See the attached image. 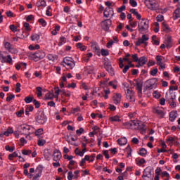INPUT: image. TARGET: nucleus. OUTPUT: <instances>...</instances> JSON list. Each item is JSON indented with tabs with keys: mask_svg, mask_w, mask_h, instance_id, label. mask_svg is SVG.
<instances>
[{
	"mask_svg": "<svg viewBox=\"0 0 180 180\" xmlns=\"http://www.w3.org/2000/svg\"><path fill=\"white\" fill-rule=\"evenodd\" d=\"M150 27V21L146 18H143L138 24V30L141 34H146L148 32Z\"/></svg>",
	"mask_w": 180,
	"mask_h": 180,
	"instance_id": "nucleus-1",
	"label": "nucleus"
},
{
	"mask_svg": "<svg viewBox=\"0 0 180 180\" xmlns=\"http://www.w3.org/2000/svg\"><path fill=\"white\" fill-rule=\"evenodd\" d=\"M125 89L126 94V98L129 102H136V94L131 89H129V85L126 84L125 83L123 84Z\"/></svg>",
	"mask_w": 180,
	"mask_h": 180,
	"instance_id": "nucleus-2",
	"label": "nucleus"
},
{
	"mask_svg": "<svg viewBox=\"0 0 180 180\" xmlns=\"http://www.w3.org/2000/svg\"><path fill=\"white\" fill-rule=\"evenodd\" d=\"M55 93L54 94L51 91H49L45 94L44 99L45 101H53L54 98L56 101H58V96L60 95V89L58 87H55Z\"/></svg>",
	"mask_w": 180,
	"mask_h": 180,
	"instance_id": "nucleus-3",
	"label": "nucleus"
},
{
	"mask_svg": "<svg viewBox=\"0 0 180 180\" xmlns=\"http://www.w3.org/2000/svg\"><path fill=\"white\" fill-rule=\"evenodd\" d=\"M62 65L65 67L67 70H72L75 67V60L71 57H65L63 58V62H62Z\"/></svg>",
	"mask_w": 180,
	"mask_h": 180,
	"instance_id": "nucleus-4",
	"label": "nucleus"
},
{
	"mask_svg": "<svg viewBox=\"0 0 180 180\" xmlns=\"http://www.w3.org/2000/svg\"><path fill=\"white\" fill-rule=\"evenodd\" d=\"M0 61L2 63L13 64L12 56L6 51H0Z\"/></svg>",
	"mask_w": 180,
	"mask_h": 180,
	"instance_id": "nucleus-5",
	"label": "nucleus"
},
{
	"mask_svg": "<svg viewBox=\"0 0 180 180\" xmlns=\"http://www.w3.org/2000/svg\"><path fill=\"white\" fill-rule=\"evenodd\" d=\"M148 35L143 34L142 37L139 39L138 41L135 43V45L139 46L141 44H145V46H147V41L149 40Z\"/></svg>",
	"mask_w": 180,
	"mask_h": 180,
	"instance_id": "nucleus-6",
	"label": "nucleus"
},
{
	"mask_svg": "<svg viewBox=\"0 0 180 180\" xmlns=\"http://www.w3.org/2000/svg\"><path fill=\"white\" fill-rule=\"evenodd\" d=\"M110 26H112V20H110V19H107L101 22V27L105 32L109 30Z\"/></svg>",
	"mask_w": 180,
	"mask_h": 180,
	"instance_id": "nucleus-7",
	"label": "nucleus"
},
{
	"mask_svg": "<svg viewBox=\"0 0 180 180\" xmlns=\"http://www.w3.org/2000/svg\"><path fill=\"white\" fill-rule=\"evenodd\" d=\"M23 27L25 31L22 32V38L27 37V36H29V33H27V32H30V30H32V27H30V25L27 22H24Z\"/></svg>",
	"mask_w": 180,
	"mask_h": 180,
	"instance_id": "nucleus-8",
	"label": "nucleus"
},
{
	"mask_svg": "<svg viewBox=\"0 0 180 180\" xmlns=\"http://www.w3.org/2000/svg\"><path fill=\"white\" fill-rule=\"evenodd\" d=\"M112 101L115 105H120V102H122V94L120 93L114 94Z\"/></svg>",
	"mask_w": 180,
	"mask_h": 180,
	"instance_id": "nucleus-9",
	"label": "nucleus"
},
{
	"mask_svg": "<svg viewBox=\"0 0 180 180\" xmlns=\"http://www.w3.org/2000/svg\"><path fill=\"white\" fill-rule=\"evenodd\" d=\"M105 18H112L114 15V11L112 8H105L103 13Z\"/></svg>",
	"mask_w": 180,
	"mask_h": 180,
	"instance_id": "nucleus-10",
	"label": "nucleus"
},
{
	"mask_svg": "<svg viewBox=\"0 0 180 180\" xmlns=\"http://www.w3.org/2000/svg\"><path fill=\"white\" fill-rule=\"evenodd\" d=\"M61 157H63V155H61V152H60V150L56 149L53 151V161H56V162L60 161V160H61Z\"/></svg>",
	"mask_w": 180,
	"mask_h": 180,
	"instance_id": "nucleus-11",
	"label": "nucleus"
},
{
	"mask_svg": "<svg viewBox=\"0 0 180 180\" xmlns=\"http://www.w3.org/2000/svg\"><path fill=\"white\" fill-rule=\"evenodd\" d=\"M37 122L39 123V124H44V123L47 122V118L46 117V115H44V113L41 112L38 115Z\"/></svg>",
	"mask_w": 180,
	"mask_h": 180,
	"instance_id": "nucleus-12",
	"label": "nucleus"
},
{
	"mask_svg": "<svg viewBox=\"0 0 180 180\" xmlns=\"http://www.w3.org/2000/svg\"><path fill=\"white\" fill-rule=\"evenodd\" d=\"M21 131L24 134H30V132L29 131L30 129H32V127H30L28 124H23L20 126Z\"/></svg>",
	"mask_w": 180,
	"mask_h": 180,
	"instance_id": "nucleus-13",
	"label": "nucleus"
},
{
	"mask_svg": "<svg viewBox=\"0 0 180 180\" xmlns=\"http://www.w3.org/2000/svg\"><path fill=\"white\" fill-rule=\"evenodd\" d=\"M27 56L30 60H32L33 61H40L36 52H28Z\"/></svg>",
	"mask_w": 180,
	"mask_h": 180,
	"instance_id": "nucleus-14",
	"label": "nucleus"
},
{
	"mask_svg": "<svg viewBox=\"0 0 180 180\" xmlns=\"http://www.w3.org/2000/svg\"><path fill=\"white\" fill-rule=\"evenodd\" d=\"M165 98L169 103L171 101H175L176 99V95H175L174 93H166Z\"/></svg>",
	"mask_w": 180,
	"mask_h": 180,
	"instance_id": "nucleus-15",
	"label": "nucleus"
},
{
	"mask_svg": "<svg viewBox=\"0 0 180 180\" xmlns=\"http://www.w3.org/2000/svg\"><path fill=\"white\" fill-rule=\"evenodd\" d=\"M147 58L146 56H142L139 58V60H138L139 64L136 65V67L138 68H140V67H143V65H144L146 64V63H147Z\"/></svg>",
	"mask_w": 180,
	"mask_h": 180,
	"instance_id": "nucleus-16",
	"label": "nucleus"
},
{
	"mask_svg": "<svg viewBox=\"0 0 180 180\" xmlns=\"http://www.w3.org/2000/svg\"><path fill=\"white\" fill-rule=\"evenodd\" d=\"M35 53L37 54V57L39 60H43V58L46 57V52H44L43 50L37 51L35 52Z\"/></svg>",
	"mask_w": 180,
	"mask_h": 180,
	"instance_id": "nucleus-17",
	"label": "nucleus"
},
{
	"mask_svg": "<svg viewBox=\"0 0 180 180\" xmlns=\"http://www.w3.org/2000/svg\"><path fill=\"white\" fill-rule=\"evenodd\" d=\"M172 18L174 20L179 19V18H180V8L179 7H176V8L174 10V11L173 13Z\"/></svg>",
	"mask_w": 180,
	"mask_h": 180,
	"instance_id": "nucleus-18",
	"label": "nucleus"
},
{
	"mask_svg": "<svg viewBox=\"0 0 180 180\" xmlns=\"http://www.w3.org/2000/svg\"><path fill=\"white\" fill-rule=\"evenodd\" d=\"M178 116V112L176 111H171L169 113V121L174 122Z\"/></svg>",
	"mask_w": 180,
	"mask_h": 180,
	"instance_id": "nucleus-19",
	"label": "nucleus"
},
{
	"mask_svg": "<svg viewBox=\"0 0 180 180\" xmlns=\"http://www.w3.org/2000/svg\"><path fill=\"white\" fill-rule=\"evenodd\" d=\"M143 177L144 178H151V169L146 168L143 171Z\"/></svg>",
	"mask_w": 180,
	"mask_h": 180,
	"instance_id": "nucleus-20",
	"label": "nucleus"
},
{
	"mask_svg": "<svg viewBox=\"0 0 180 180\" xmlns=\"http://www.w3.org/2000/svg\"><path fill=\"white\" fill-rule=\"evenodd\" d=\"M44 158L47 160V161H50V158L51 157V152H50V150L45 149L44 150Z\"/></svg>",
	"mask_w": 180,
	"mask_h": 180,
	"instance_id": "nucleus-21",
	"label": "nucleus"
},
{
	"mask_svg": "<svg viewBox=\"0 0 180 180\" xmlns=\"http://www.w3.org/2000/svg\"><path fill=\"white\" fill-rule=\"evenodd\" d=\"M149 4L150 5L152 11H157V9H158L155 0H149Z\"/></svg>",
	"mask_w": 180,
	"mask_h": 180,
	"instance_id": "nucleus-22",
	"label": "nucleus"
},
{
	"mask_svg": "<svg viewBox=\"0 0 180 180\" xmlns=\"http://www.w3.org/2000/svg\"><path fill=\"white\" fill-rule=\"evenodd\" d=\"M105 68L108 72L110 74V75H115V70H113V68H112V65H106Z\"/></svg>",
	"mask_w": 180,
	"mask_h": 180,
	"instance_id": "nucleus-23",
	"label": "nucleus"
},
{
	"mask_svg": "<svg viewBox=\"0 0 180 180\" xmlns=\"http://www.w3.org/2000/svg\"><path fill=\"white\" fill-rule=\"evenodd\" d=\"M91 49L93 51H94L96 53H99V46H98V44L95 41L91 42Z\"/></svg>",
	"mask_w": 180,
	"mask_h": 180,
	"instance_id": "nucleus-24",
	"label": "nucleus"
},
{
	"mask_svg": "<svg viewBox=\"0 0 180 180\" xmlns=\"http://www.w3.org/2000/svg\"><path fill=\"white\" fill-rule=\"evenodd\" d=\"M117 143L120 146H126L127 144V139L126 137L120 138L117 140Z\"/></svg>",
	"mask_w": 180,
	"mask_h": 180,
	"instance_id": "nucleus-25",
	"label": "nucleus"
},
{
	"mask_svg": "<svg viewBox=\"0 0 180 180\" xmlns=\"http://www.w3.org/2000/svg\"><path fill=\"white\" fill-rule=\"evenodd\" d=\"M94 70L95 68L94 67V65H89L85 68V72L87 74H92V72H94Z\"/></svg>",
	"mask_w": 180,
	"mask_h": 180,
	"instance_id": "nucleus-26",
	"label": "nucleus"
},
{
	"mask_svg": "<svg viewBox=\"0 0 180 180\" xmlns=\"http://www.w3.org/2000/svg\"><path fill=\"white\" fill-rule=\"evenodd\" d=\"M4 47L6 50H8V51H12V44H11V43L6 41H4Z\"/></svg>",
	"mask_w": 180,
	"mask_h": 180,
	"instance_id": "nucleus-27",
	"label": "nucleus"
},
{
	"mask_svg": "<svg viewBox=\"0 0 180 180\" xmlns=\"http://www.w3.org/2000/svg\"><path fill=\"white\" fill-rule=\"evenodd\" d=\"M47 58L49 60V61H56V60L58 58L57 55H53V54H48L47 55Z\"/></svg>",
	"mask_w": 180,
	"mask_h": 180,
	"instance_id": "nucleus-28",
	"label": "nucleus"
},
{
	"mask_svg": "<svg viewBox=\"0 0 180 180\" xmlns=\"http://www.w3.org/2000/svg\"><path fill=\"white\" fill-rule=\"evenodd\" d=\"M140 122L139 121H131V129L132 130H137Z\"/></svg>",
	"mask_w": 180,
	"mask_h": 180,
	"instance_id": "nucleus-29",
	"label": "nucleus"
},
{
	"mask_svg": "<svg viewBox=\"0 0 180 180\" xmlns=\"http://www.w3.org/2000/svg\"><path fill=\"white\" fill-rule=\"evenodd\" d=\"M146 129L147 128H146V125H144V124L139 122L137 130H140L142 133H146Z\"/></svg>",
	"mask_w": 180,
	"mask_h": 180,
	"instance_id": "nucleus-30",
	"label": "nucleus"
},
{
	"mask_svg": "<svg viewBox=\"0 0 180 180\" xmlns=\"http://www.w3.org/2000/svg\"><path fill=\"white\" fill-rule=\"evenodd\" d=\"M110 122H120V117L119 115H114L112 117H110L109 118Z\"/></svg>",
	"mask_w": 180,
	"mask_h": 180,
	"instance_id": "nucleus-31",
	"label": "nucleus"
},
{
	"mask_svg": "<svg viewBox=\"0 0 180 180\" xmlns=\"http://www.w3.org/2000/svg\"><path fill=\"white\" fill-rule=\"evenodd\" d=\"M29 50H30V51H33L34 50H39L40 49V45L39 44H36V45H33L31 44L28 46Z\"/></svg>",
	"mask_w": 180,
	"mask_h": 180,
	"instance_id": "nucleus-32",
	"label": "nucleus"
},
{
	"mask_svg": "<svg viewBox=\"0 0 180 180\" xmlns=\"http://www.w3.org/2000/svg\"><path fill=\"white\" fill-rule=\"evenodd\" d=\"M37 6H38V8H40V6H42V8L46 7V1H44V0H39L37 2Z\"/></svg>",
	"mask_w": 180,
	"mask_h": 180,
	"instance_id": "nucleus-33",
	"label": "nucleus"
},
{
	"mask_svg": "<svg viewBox=\"0 0 180 180\" xmlns=\"http://www.w3.org/2000/svg\"><path fill=\"white\" fill-rule=\"evenodd\" d=\"M162 27L164 32H169V30H171V28L169 27V25H167V22H163L162 23Z\"/></svg>",
	"mask_w": 180,
	"mask_h": 180,
	"instance_id": "nucleus-34",
	"label": "nucleus"
},
{
	"mask_svg": "<svg viewBox=\"0 0 180 180\" xmlns=\"http://www.w3.org/2000/svg\"><path fill=\"white\" fill-rule=\"evenodd\" d=\"M146 162L145 158L136 160V165H138L139 167H141V165H143V164H146Z\"/></svg>",
	"mask_w": 180,
	"mask_h": 180,
	"instance_id": "nucleus-35",
	"label": "nucleus"
},
{
	"mask_svg": "<svg viewBox=\"0 0 180 180\" xmlns=\"http://www.w3.org/2000/svg\"><path fill=\"white\" fill-rule=\"evenodd\" d=\"M77 49H79L81 51H85L86 50V46L83 45L82 43L77 44Z\"/></svg>",
	"mask_w": 180,
	"mask_h": 180,
	"instance_id": "nucleus-36",
	"label": "nucleus"
},
{
	"mask_svg": "<svg viewBox=\"0 0 180 180\" xmlns=\"http://www.w3.org/2000/svg\"><path fill=\"white\" fill-rule=\"evenodd\" d=\"M65 43H67V39L64 37H61L58 42V46H61L63 44H65Z\"/></svg>",
	"mask_w": 180,
	"mask_h": 180,
	"instance_id": "nucleus-37",
	"label": "nucleus"
},
{
	"mask_svg": "<svg viewBox=\"0 0 180 180\" xmlns=\"http://www.w3.org/2000/svg\"><path fill=\"white\" fill-rule=\"evenodd\" d=\"M31 39L32 41H39V40H40V35L34 34L32 35Z\"/></svg>",
	"mask_w": 180,
	"mask_h": 180,
	"instance_id": "nucleus-38",
	"label": "nucleus"
},
{
	"mask_svg": "<svg viewBox=\"0 0 180 180\" xmlns=\"http://www.w3.org/2000/svg\"><path fill=\"white\" fill-rule=\"evenodd\" d=\"M139 154L141 155V157H146V155H147V150H146V148H141L139 150Z\"/></svg>",
	"mask_w": 180,
	"mask_h": 180,
	"instance_id": "nucleus-39",
	"label": "nucleus"
},
{
	"mask_svg": "<svg viewBox=\"0 0 180 180\" xmlns=\"http://www.w3.org/2000/svg\"><path fill=\"white\" fill-rule=\"evenodd\" d=\"M37 95L38 98H41V96H43V92H42L43 89H41V87L40 86L37 87Z\"/></svg>",
	"mask_w": 180,
	"mask_h": 180,
	"instance_id": "nucleus-40",
	"label": "nucleus"
},
{
	"mask_svg": "<svg viewBox=\"0 0 180 180\" xmlns=\"http://www.w3.org/2000/svg\"><path fill=\"white\" fill-rule=\"evenodd\" d=\"M108 85L110 86H112L113 89H116V88H117V81L109 82Z\"/></svg>",
	"mask_w": 180,
	"mask_h": 180,
	"instance_id": "nucleus-41",
	"label": "nucleus"
},
{
	"mask_svg": "<svg viewBox=\"0 0 180 180\" xmlns=\"http://www.w3.org/2000/svg\"><path fill=\"white\" fill-rule=\"evenodd\" d=\"M35 172H36V174H39L41 175V174L43 172V166H41V165L37 166L35 169Z\"/></svg>",
	"mask_w": 180,
	"mask_h": 180,
	"instance_id": "nucleus-42",
	"label": "nucleus"
},
{
	"mask_svg": "<svg viewBox=\"0 0 180 180\" xmlns=\"http://www.w3.org/2000/svg\"><path fill=\"white\" fill-rule=\"evenodd\" d=\"M60 92H62L63 95L64 96H66L67 98H71V91H65V90H60Z\"/></svg>",
	"mask_w": 180,
	"mask_h": 180,
	"instance_id": "nucleus-43",
	"label": "nucleus"
},
{
	"mask_svg": "<svg viewBox=\"0 0 180 180\" xmlns=\"http://www.w3.org/2000/svg\"><path fill=\"white\" fill-rule=\"evenodd\" d=\"M18 157V152H13V153L8 155V160L10 161H12L13 158H16Z\"/></svg>",
	"mask_w": 180,
	"mask_h": 180,
	"instance_id": "nucleus-44",
	"label": "nucleus"
},
{
	"mask_svg": "<svg viewBox=\"0 0 180 180\" xmlns=\"http://www.w3.org/2000/svg\"><path fill=\"white\" fill-rule=\"evenodd\" d=\"M13 133V129L8 128L6 131H4V136H6V137L9 136V134H12Z\"/></svg>",
	"mask_w": 180,
	"mask_h": 180,
	"instance_id": "nucleus-45",
	"label": "nucleus"
},
{
	"mask_svg": "<svg viewBox=\"0 0 180 180\" xmlns=\"http://www.w3.org/2000/svg\"><path fill=\"white\" fill-rule=\"evenodd\" d=\"M153 96L155 99H160V98H161V94L160 92H158V91H155L153 93Z\"/></svg>",
	"mask_w": 180,
	"mask_h": 180,
	"instance_id": "nucleus-46",
	"label": "nucleus"
},
{
	"mask_svg": "<svg viewBox=\"0 0 180 180\" xmlns=\"http://www.w3.org/2000/svg\"><path fill=\"white\" fill-rule=\"evenodd\" d=\"M152 40H153V44H155V46H160V41L157 39V36H153Z\"/></svg>",
	"mask_w": 180,
	"mask_h": 180,
	"instance_id": "nucleus-47",
	"label": "nucleus"
},
{
	"mask_svg": "<svg viewBox=\"0 0 180 180\" xmlns=\"http://www.w3.org/2000/svg\"><path fill=\"white\" fill-rule=\"evenodd\" d=\"M51 12H52L51 6H49L47 7V9H46V16H53V13Z\"/></svg>",
	"mask_w": 180,
	"mask_h": 180,
	"instance_id": "nucleus-48",
	"label": "nucleus"
},
{
	"mask_svg": "<svg viewBox=\"0 0 180 180\" xmlns=\"http://www.w3.org/2000/svg\"><path fill=\"white\" fill-rule=\"evenodd\" d=\"M75 154H76V155H79V157H84V153H82V151L79 150V148H77L75 150Z\"/></svg>",
	"mask_w": 180,
	"mask_h": 180,
	"instance_id": "nucleus-49",
	"label": "nucleus"
},
{
	"mask_svg": "<svg viewBox=\"0 0 180 180\" xmlns=\"http://www.w3.org/2000/svg\"><path fill=\"white\" fill-rule=\"evenodd\" d=\"M175 141V139L172 136L167 137V144H169L170 146H172V143Z\"/></svg>",
	"mask_w": 180,
	"mask_h": 180,
	"instance_id": "nucleus-50",
	"label": "nucleus"
},
{
	"mask_svg": "<svg viewBox=\"0 0 180 180\" xmlns=\"http://www.w3.org/2000/svg\"><path fill=\"white\" fill-rule=\"evenodd\" d=\"M123 126L125 127V129H131V121L124 122Z\"/></svg>",
	"mask_w": 180,
	"mask_h": 180,
	"instance_id": "nucleus-51",
	"label": "nucleus"
},
{
	"mask_svg": "<svg viewBox=\"0 0 180 180\" xmlns=\"http://www.w3.org/2000/svg\"><path fill=\"white\" fill-rule=\"evenodd\" d=\"M153 82H154V79H150L148 81V84H149V85L146 86L148 89H153V86L154 85V83H153Z\"/></svg>",
	"mask_w": 180,
	"mask_h": 180,
	"instance_id": "nucleus-52",
	"label": "nucleus"
},
{
	"mask_svg": "<svg viewBox=\"0 0 180 180\" xmlns=\"http://www.w3.org/2000/svg\"><path fill=\"white\" fill-rule=\"evenodd\" d=\"M101 53L103 57H106V56H109V51L102 49L101 50Z\"/></svg>",
	"mask_w": 180,
	"mask_h": 180,
	"instance_id": "nucleus-53",
	"label": "nucleus"
},
{
	"mask_svg": "<svg viewBox=\"0 0 180 180\" xmlns=\"http://www.w3.org/2000/svg\"><path fill=\"white\" fill-rule=\"evenodd\" d=\"M34 109V108L32 105L27 107L26 109H25V115H29V112H33V110Z\"/></svg>",
	"mask_w": 180,
	"mask_h": 180,
	"instance_id": "nucleus-54",
	"label": "nucleus"
},
{
	"mask_svg": "<svg viewBox=\"0 0 180 180\" xmlns=\"http://www.w3.org/2000/svg\"><path fill=\"white\" fill-rule=\"evenodd\" d=\"M156 60H157V65H161V64H162V58H161V56H157Z\"/></svg>",
	"mask_w": 180,
	"mask_h": 180,
	"instance_id": "nucleus-55",
	"label": "nucleus"
},
{
	"mask_svg": "<svg viewBox=\"0 0 180 180\" xmlns=\"http://www.w3.org/2000/svg\"><path fill=\"white\" fill-rule=\"evenodd\" d=\"M33 97L27 96L25 98V103H30V102H33Z\"/></svg>",
	"mask_w": 180,
	"mask_h": 180,
	"instance_id": "nucleus-56",
	"label": "nucleus"
},
{
	"mask_svg": "<svg viewBox=\"0 0 180 180\" xmlns=\"http://www.w3.org/2000/svg\"><path fill=\"white\" fill-rule=\"evenodd\" d=\"M105 5L107 8H112V6H115V3H112L110 1H105Z\"/></svg>",
	"mask_w": 180,
	"mask_h": 180,
	"instance_id": "nucleus-57",
	"label": "nucleus"
},
{
	"mask_svg": "<svg viewBox=\"0 0 180 180\" xmlns=\"http://www.w3.org/2000/svg\"><path fill=\"white\" fill-rule=\"evenodd\" d=\"M43 133H44L43 129L40 128L35 131V136H41Z\"/></svg>",
	"mask_w": 180,
	"mask_h": 180,
	"instance_id": "nucleus-58",
	"label": "nucleus"
},
{
	"mask_svg": "<svg viewBox=\"0 0 180 180\" xmlns=\"http://www.w3.org/2000/svg\"><path fill=\"white\" fill-rule=\"evenodd\" d=\"M22 154H23V155H30V154H32V150H22Z\"/></svg>",
	"mask_w": 180,
	"mask_h": 180,
	"instance_id": "nucleus-59",
	"label": "nucleus"
},
{
	"mask_svg": "<svg viewBox=\"0 0 180 180\" xmlns=\"http://www.w3.org/2000/svg\"><path fill=\"white\" fill-rule=\"evenodd\" d=\"M79 110H81V108L79 107H77L72 109L71 113H72L73 115H75V113H78Z\"/></svg>",
	"mask_w": 180,
	"mask_h": 180,
	"instance_id": "nucleus-60",
	"label": "nucleus"
},
{
	"mask_svg": "<svg viewBox=\"0 0 180 180\" xmlns=\"http://www.w3.org/2000/svg\"><path fill=\"white\" fill-rule=\"evenodd\" d=\"M157 22H162L164 20V15L159 14L156 17Z\"/></svg>",
	"mask_w": 180,
	"mask_h": 180,
	"instance_id": "nucleus-61",
	"label": "nucleus"
},
{
	"mask_svg": "<svg viewBox=\"0 0 180 180\" xmlns=\"http://www.w3.org/2000/svg\"><path fill=\"white\" fill-rule=\"evenodd\" d=\"M46 144V140L44 139H39L38 140V146H39V147H42V146Z\"/></svg>",
	"mask_w": 180,
	"mask_h": 180,
	"instance_id": "nucleus-62",
	"label": "nucleus"
},
{
	"mask_svg": "<svg viewBox=\"0 0 180 180\" xmlns=\"http://www.w3.org/2000/svg\"><path fill=\"white\" fill-rule=\"evenodd\" d=\"M39 22L41 25V26H43V27H45V26H47V22H46V20H44V19L41 18L39 20Z\"/></svg>",
	"mask_w": 180,
	"mask_h": 180,
	"instance_id": "nucleus-63",
	"label": "nucleus"
},
{
	"mask_svg": "<svg viewBox=\"0 0 180 180\" xmlns=\"http://www.w3.org/2000/svg\"><path fill=\"white\" fill-rule=\"evenodd\" d=\"M129 4L133 8L137 6V1L136 0H129Z\"/></svg>",
	"mask_w": 180,
	"mask_h": 180,
	"instance_id": "nucleus-64",
	"label": "nucleus"
}]
</instances>
